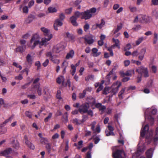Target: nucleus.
<instances>
[{
    "mask_svg": "<svg viewBox=\"0 0 158 158\" xmlns=\"http://www.w3.org/2000/svg\"><path fill=\"white\" fill-rule=\"evenodd\" d=\"M62 24V21L60 19H56L53 25L54 29L56 30L57 31L58 30L57 27L61 26Z\"/></svg>",
    "mask_w": 158,
    "mask_h": 158,
    "instance_id": "4468645a",
    "label": "nucleus"
},
{
    "mask_svg": "<svg viewBox=\"0 0 158 158\" xmlns=\"http://www.w3.org/2000/svg\"><path fill=\"white\" fill-rule=\"evenodd\" d=\"M89 107V105L88 103L83 104L79 106V111L81 114L86 113Z\"/></svg>",
    "mask_w": 158,
    "mask_h": 158,
    "instance_id": "9d476101",
    "label": "nucleus"
},
{
    "mask_svg": "<svg viewBox=\"0 0 158 158\" xmlns=\"http://www.w3.org/2000/svg\"><path fill=\"white\" fill-rule=\"evenodd\" d=\"M135 71L139 74H143L145 77H148L149 76L147 68L144 67L143 66H141L136 69Z\"/></svg>",
    "mask_w": 158,
    "mask_h": 158,
    "instance_id": "0eeeda50",
    "label": "nucleus"
},
{
    "mask_svg": "<svg viewBox=\"0 0 158 158\" xmlns=\"http://www.w3.org/2000/svg\"><path fill=\"white\" fill-rule=\"evenodd\" d=\"M26 59L28 63L30 64H31L32 62V56L30 54H28L26 57Z\"/></svg>",
    "mask_w": 158,
    "mask_h": 158,
    "instance_id": "2f4dec72",
    "label": "nucleus"
},
{
    "mask_svg": "<svg viewBox=\"0 0 158 158\" xmlns=\"http://www.w3.org/2000/svg\"><path fill=\"white\" fill-rule=\"evenodd\" d=\"M153 149L151 148L147 150L146 152V154L147 158H152V156Z\"/></svg>",
    "mask_w": 158,
    "mask_h": 158,
    "instance_id": "6ab92c4d",
    "label": "nucleus"
},
{
    "mask_svg": "<svg viewBox=\"0 0 158 158\" xmlns=\"http://www.w3.org/2000/svg\"><path fill=\"white\" fill-rule=\"evenodd\" d=\"M22 8L23 12V13L27 14L28 13L29 11L28 8H29L27 6H23L22 5H20L19 6L20 10H21Z\"/></svg>",
    "mask_w": 158,
    "mask_h": 158,
    "instance_id": "412c9836",
    "label": "nucleus"
},
{
    "mask_svg": "<svg viewBox=\"0 0 158 158\" xmlns=\"http://www.w3.org/2000/svg\"><path fill=\"white\" fill-rule=\"evenodd\" d=\"M84 30L85 31H86L89 28V25L88 23H86L85 24V25L84 26Z\"/></svg>",
    "mask_w": 158,
    "mask_h": 158,
    "instance_id": "e2e57ef3",
    "label": "nucleus"
},
{
    "mask_svg": "<svg viewBox=\"0 0 158 158\" xmlns=\"http://www.w3.org/2000/svg\"><path fill=\"white\" fill-rule=\"evenodd\" d=\"M72 122L73 123L76 125H80L82 123L81 120H80L77 118L73 119Z\"/></svg>",
    "mask_w": 158,
    "mask_h": 158,
    "instance_id": "7c9ffc66",
    "label": "nucleus"
},
{
    "mask_svg": "<svg viewBox=\"0 0 158 158\" xmlns=\"http://www.w3.org/2000/svg\"><path fill=\"white\" fill-rule=\"evenodd\" d=\"M158 39V35L156 33H154V38L153 40V43L154 44H156Z\"/></svg>",
    "mask_w": 158,
    "mask_h": 158,
    "instance_id": "79ce46f5",
    "label": "nucleus"
},
{
    "mask_svg": "<svg viewBox=\"0 0 158 158\" xmlns=\"http://www.w3.org/2000/svg\"><path fill=\"white\" fill-rule=\"evenodd\" d=\"M82 119L81 120L82 123L85 122L88 119V116L86 115H83L82 116Z\"/></svg>",
    "mask_w": 158,
    "mask_h": 158,
    "instance_id": "09e8293b",
    "label": "nucleus"
},
{
    "mask_svg": "<svg viewBox=\"0 0 158 158\" xmlns=\"http://www.w3.org/2000/svg\"><path fill=\"white\" fill-rule=\"evenodd\" d=\"M94 143L97 144L99 142L100 139L98 137L96 136L94 138Z\"/></svg>",
    "mask_w": 158,
    "mask_h": 158,
    "instance_id": "680f3d73",
    "label": "nucleus"
},
{
    "mask_svg": "<svg viewBox=\"0 0 158 158\" xmlns=\"http://www.w3.org/2000/svg\"><path fill=\"white\" fill-rule=\"evenodd\" d=\"M143 124L142 130L140 132L141 136L143 137L145 135L146 140L150 142L152 140L153 132L152 131L149 130V128L148 124L146 125L143 127Z\"/></svg>",
    "mask_w": 158,
    "mask_h": 158,
    "instance_id": "7ed1b4c3",
    "label": "nucleus"
},
{
    "mask_svg": "<svg viewBox=\"0 0 158 158\" xmlns=\"http://www.w3.org/2000/svg\"><path fill=\"white\" fill-rule=\"evenodd\" d=\"M25 114L26 116L29 118H31L32 117V113L29 111H26L25 112Z\"/></svg>",
    "mask_w": 158,
    "mask_h": 158,
    "instance_id": "5fc2aeb1",
    "label": "nucleus"
},
{
    "mask_svg": "<svg viewBox=\"0 0 158 158\" xmlns=\"http://www.w3.org/2000/svg\"><path fill=\"white\" fill-rule=\"evenodd\" d=\"M40 29L45 36H48L50 35L49 34L50 30L47 28L44 27H42Z\"/></svg>",
    "mask_w": 158,
    "mask_h": 158,
    "instance_id": "b1692460",
    "label": "nucleus"
},
{
    "mask_svg": "<svg viewBox=\"0 0 158 158\" xmlns=\"http://www.w3.org/2000/svg\"><path fill=\"white\" fill-rule=\"evenodd\" d=\"M134 73L135 71L134 70H128L126 72L125 75H126V76H131L132 74H134Z\"/></svg>",
    "mask_w": 158,
    "mask_h": 158,
    "instance_id": "72a5a7b5",
    "label": "nucleus"
},
{
    "mask_svg": "<svg viewBox=\"0 0 158 158\" xmlns=\"http://www.w3.org/2000/svg\"><path fill=\"white\" fill-rule=\"evenodd\" d=\"M46 55L47 57H49L50 59L54 56H52V53L51 52H48Z\"/></svg>",
    "mask_w": 158,
    "mask_h": 158,
    "instance_id": "69168bd1",
    "label": "nucleus"
},
{
    "mask_svg": "<svg viewBox=\"0 0 158 158\" xmlns=\"http://www.w3.org/2000/svg\"><path fill=\"white\" fill-rule=\"evenodd\" d=\"M74 52L73 50L70 51L68 53L66 56V58L67 59H69L70 58H72L74 55Z\"/></svg>",
    "mask_w": 158,
    "mask_h": 158,
    "instance_id": "a878e982",
    "label": "nucleus"
},
{
    "mask_svg": "<svg viewBox=\"0 0 158 158\" xmlns=\"http://www.w3.org/2000/svg\"><path fill=\"white\" fill-rule=\"evenodd\" d=\"M129 8L130 11L132 12H135L136 11L137 8L135 7H133L132 6H130Z\"/></svg>",
    "mask_w": 158,
    "mask_h": 158,
    "instance_id": "338daca9",
    "label": "nucleus"
},
{
    "mask_svg": "<svg viewBox=\"0 0 158 158\" xmlns=\"http://www.w3.org/2000/svg\"><path fill=\"white\" fill-rule=\"evenodd\" d=\"M105 21L102 19L101 20V22L100 24H96V26L97 27H98L100 28H101L105 24Z\"/></svg>",
    "mask_w": 158,
    "mask_h": 158,
    "instance_id": "473e14b6",
    "label": "nucleus"
},
{
    "mask_svg": "<svg viewBox=\"0 0 158 158\" xmlns=\"http://www.w3.org/2000/svg\"><path fill=\"white\" fill-rule=\"evenodd\" d=\"M122 85V83L120 81H117L114 83L111 87H106L105 88L103 91V94H107L109 93H111V95H109L110 97H111L114 95H115L118 90L119 88Z\"/></svg>",
    "mask_w": 158,
    "mask_h": 158,
    "instance_id": "f03ea898",
    "label": "nucleus"
},
{
    "mask_svg": "<svg viewBox=\"0 0 158 158\" xmlns=\"http://www.w3.org/2000/svg\"><path fill=\"white\" fill-rule=\"evenodd\" d=\"M64 81V78L63 76H59L56 79V82L58 84H60L61 83L63 85Z\"/></svg>",
    "mask_w": 158,
    "mask_h": 158,
    "instance_id": "5701e85b",
    "label": "nucleus"
},
{
    "mask_svg": "<svg viewBox=\"0 0 158 158\" xmlns=\"http://www.w3.org/2000/svg\"><path fill=\"white\" fill-rule=\"evenodd\" d=\"M92 51L93 53V56H97L99 55L100 54V52H98V49L96 48H94L92 49Z\"/></svg>",
    "mask_w": 158,
    "mask_h": 158,
    "instance_id": "c85d7f7f",
    "label": "nucleus"
},
{
    "mask_svg": "<svg viewBox=\"0 0 158 158\" xmlns=\"http://www.w3.org/2000/svg\"><path fill=\"white\" fill-rule=\"evenodd\" d=\"M123 26V24L121 23H120L119 25H118L117 26V28L115 29L113 31L114 34H115L117 33L120 30L122 29Z\"/></svg>",
    "mask_w": 158,
    "mask_h": 158,
    "instance_id": "bb28decb",
    "label": "nucleus"
},
{
    "mask_svg": "<svg viewBox=\"0 0 158 158\" xmlns=\"http://www.w3.org/2000/svg\"><path fill=\"white\" fill-rule=\"evenodd\" d=\"M26 144L30 149L33 150L35 149V146L34 145L29 141L28 142V143H26Z\"/></svg>",
    "mask_w": 158,
    "mask_h": 158,
    "instance_id": "a18cd8bd",
    "label": "nucleus"
},
{
    "mask_svg": "<svg viewBox=\"0 0 158 158\" xmlns=\"http://www.w3.org/2000/svg\"><path fill=\"white\" fill-rule=\"evenodd\" d=\"M115 148V147L112 148V156L113 158H125V154L123 150H117L115 151H114V149Z\"/></svg>",
    "mask_w": 158,
    "mask_h": 158,
    "instance_id": "423d86ee",
    "label": "nucleus"
},
{
    "mask_svg": "<svg viewBox=\"0 0 158 158\" xmlns=\"http://www.w3.org/2000/svg\"><path fill=\"white\" fill-rule=\"evenodd\" d=\"M131 45L130 44H127L124 48V50L127 51L129 50L131 48Z\"/></svg>",
    "mask_w": 158,
    "mask_h": 158,
    "instance_id": "bf43d9fd",
    "label": "nucleus"
},
{
    "mask_svg": "<svg viewBox=\"0 0 158 158\" xmlns=\"http://www.w3.org/2000/svg\"><path fill=\"white\" fill-rule=\"evenodd\" d=\"M157 109H152L148 108L145 111V119H148L152 124L153 123L154 118L151 116L152 115H155L157 112Z\"/></svg>",
    "mask_w": 158,
    "mask_h": 158,
    "instance_id": "20e7f679",
    "label": "nucleus"
},
{
    "mask_svg": "<svg viewBox=\"0 0 158 158\" xmlns=\"http://www.w3.org/2000/svg\"><path fill=\"white\" fill-rule=\"evenodd\" d=\"M52 114L51 113L48 114V116L44 119V121L45 122H48L52 118Z\"/></svg>",
    "mask_w": 158,
    "mask_h": 158,
    "instance_id": "58836bf2",
    "label": "nucleus"
},
{
    "mask_svg": "<svg viewBox=\"0 0 158 158\" xmlns=\"http://www.w3.org/2000/svg\"><path fill=\"white\" fill-rule=\"evenodd\" d=\"M48 10L49 13H53L56 12L57 11V10L55 7H49L48 8Z\"/></svg>",
    "mask_w": 158,
    "mask_h": 158,
    "instance_id": "e433bc0d",
    "label": "nucleus"
},
{
    "mask_svg": "<svg viewBox=\"0 0 158 158\" xmlns=\"http://www.w3.org/2000/svg\"><path fill=\"white\" fill-rule=\"evenodd\" d=\"M118 67V65L116 64L114 66L113 68L112 69V70L110 71L109 74L107 75V78L109 80H110V76L111 74L113 73L114 71Z\"/></svg>",
    "mask_w": 158,
    "mask_h": 158,
    "instance_id": "aec40b11",
    "label": "nucleus"
},
{
    "mask_svg": "<svg viewBox=\"0 0 158 158\" xmlns=\"http://www.w3.org/2000/svg\"><path fill=\"white\" fill-rule=\"evenodd\" d=\"M96 12L95 8H92L89 10L81 12V19L87 20L90 19Z\"/></svg>",
    "mask_w": 158,
    "mask_h": 158,
    "instance_id": "39448f33",
    "label": "nucleus"
},
{
    "mask_svg": "<svg viewBox=\"0 0 158 158\" xmlns=\"http://www.w3.org/2000/svg\"><path fill=\"white\" fill-rule=\"evenodd\" d=\"M13 65L17 68H19L20 70H21L22 69V66L19 65L16 62H14L13 64Z\"/></svg>",
    "mask_w": 158,
    "mask_h": 158,
    "instance_id": "0e129e2a",
    "label": "nucleus"
},
{
    "mask_svg": "<svg viewBox=\"0 0 158 158\" xmlns=\"http://www.w3.org/2000/svg\"><path fill=\"white\" fill-rule=\"evenodd\" d=\"M77 19L75 18V16H72L70 18V21L72 24L75 26H77L78 24L76 22V20Z\"/></svg>",
    "mask_w": 158,
    "mask_h": 158,
    "instance_id": "393cba45",
    "label": "nucleus"
},
{
    "mask_svg": "<svg viewBox=\"0 0 158 158\" xmlns=\"http://www.w3.org/2000/svg\"><path fill=\"white\" fill-rule=\"evenodd\" d=\"M143 37L139 38L136 41V45H139L143 40Z\"/></svg>",
    "mask_w": 158,
    "mask_h": 158,
    "instance_id": "864d4df0",
    "label": "nucleus"
},
{
    "mask_svg": "<svg viewBox=\"0 0 158 158\" xmlns=\"http://www.w3.org/2000/svg\"><path fill=\"white\" fill-rule=\"evenodd\" d=\"M45 148L46 149L48 152V153H50L51 152V150L52 149L51 145L49 143H47L45 145Z\"/></svg>",
    "mask_w": 158,
    "mask_h": 158,
    "instance_id": "c756f323",
    "label": "nucleus"
},
{
    "mask_svg": "<svg viewBox=\"0 0 158 158\" xmlns=\"http://www.w3.org/2000/svg\"><path fill=\"white\" fill-rule=\"evenodd\" d=\"M50 60L54 63L56 64H59L60 62V61L58 59L55 58V56L50 59Z\"/></svg>",
    "mask_w": 158,
    "mask_h": 158,
    "instance_id": "c9c22d12",
    "label": "nucleus"
},
{
    "mask_svg": "<svg viewBox=\"0 0 158 158\" xmlns=\"http://www.w3.org/2000/svg\"><path fill=\"white\" fill-rule=\"evenodd\" d=\"M82 0H76L73 3V4L75 6H77L79 5L82 2Z\"/></svg>",
    "mask_w": 158,
    "mask_h": 158,
    "instance_id": "13d9d810",
    "label": "nucleus"
},
{
    "mask_svg": "<svg viewBox=\"0 0 158 158\" xmlns=\"http://www.w3.org/2000/svg\"><path fill=\"white\" fill-rule=\"evenodd\" d=\"M113 42L115 43L112 46V48H114L115 47H117L118 49L120 48V43L119 40L113 38L112 39Z\"/></svg>",
    "mask_w": 158,
    "mask_h": 158,
    "instance_id": "f3484780",
    "label": "nucleus"
},
{
    "mask_svg": "<svg viewBox=\"0 0 158 158\" xmlns=\"http://www.w3.org/2000/svg\"><path fill=\"white\" fill-rule=\"evenodd\" d=\"M96 124V121H94L91 123L90 124L88 125V126L89 127H91V129L93 131L94 133H99L101 131L100 126L99 125H98L96 128H95V126Z\"/></svg>",
    "mask_w": 158,
    "mask_h": 158,
    "instance_id": "1a4fd4ad",
    "label": "nucleus"
},
{
    "mask_svg": "<svg viewBox=\"0 0 158 158\" xmlns=\"http://www.w3.org/2000/svg\"><path fill=\"white\" fill-rule=\"evenodd\" d=\"M85 90H83L82 93H80L79 94V98H83L85 97Z\"/></svg>",
    "mask_w": 158,
    "mask_h": 158,
    "instance_id": "3c124183",
    "label": "nucleus"
},
{
    "mask_svg": "<svg viewBox=\"0 0 158 158\" xmlns=\"http://www.w3.org/2000/svg\"><path fill=\"white\" fill-rule=\"evenodd\" d=\"M141 28V26L139 25H137L135 26L132 28L133 31H137L140 30Z\"/></svg>",
    "mask_w": 158,
    "mask_h": 158,
    "instance_id": "a19ab883",
    "label": "nucleus"
},
{
    "mask_svg": "<svg viewBox=\"0 0 158 158\" xmlns=\"http://www.w3.org/2000/svg\"><path fill=\"white\" fill-rule=\"evenodd\" d=\"M125 88H123L122 90L119 92L118 94V97L121 99H123V97L122 96V94H123L125 92Z\"/></svg>",
    "mask_w": 158,
    "mask_h": 158,
    "instance_id": "37998d69",
    "label": "nucleus"
},
{
    "mask_svg": "<svg viewBox=\"0 0 158 158\" xmlns=\"http://www.w3.org/2000/svg\"><path fill=\"white\" fill-rule=\"evenodd\" d=\"M84 38L85 42L89 44H92L94 42L93 36L91 35H89L85 36Z\"/></svg>",
    "mask_w": 158,
    "mask_h": 158,
    "instance_id": "9b49d317",
    "label": "nucleus"
},
{
    "mask_svg": "<svg viewBox=\"0 0 158 158\" xmlns=\"http://www.w3.org/2000/svg\"><path fill=\"white\" fill-rule=\"evenodd\" d=\"M11 120V117H10L8 119L6 120L2 124H0V127H2L9 121Z\"/></svg>",
    "mask_w": 158,
    "mask_h": 158,
    "instance_id": "c03bdc74",
    "label": "nucleus"
},
{
    "mask_svg": "<svg viewBox=\"0 0 158 158\" xmlns=\"http://www.w3.org/2000/svg\"><path fill=\"white\" fill-rule=\"evenodd\" d=\"M68 65V62L66 61H64L62 64L61 67L62 68H66Z\"/></svg>",
    "mask_w": 158,
    "mask_h": 158,
    "instance_id": "8fccbe9b",
    "label": "nucleus"
},
{
    "mask_svg": "<svg viewBox=\"0 0 158 158\" xmlns=\"http://www.w3.org/2000/svg\"><path fill=\"white\" fill-rule=\"evenodd\" d=\"M64 43L63 42H61L55 46L52 50V52L58 53L60 51L63 50L65 48Z\"/></svg>",
    "mask_w": 158,
    "mask_h": 158,
    "instance_id": "6e6552de",
    "label": "nucleus"
},
{
    "mask_svg": "<svg viewBox=\"0 0 158 158\" xmlns=\"http://www.w3.org/2000/svg\"><path fill=\"white\" fill-rule=\"evenodd\" d=\"M142 148H139L137 150V152H136V155L137 156H138L139 155H140V153H142L144 152L145 150V147L143 146L142 147Z\"/></svg>",
    "mask_w": 158,
    "mask_h": 158,
    "instance_id": "cd10ccee",
    "label": "nucleus"
},
{
    "mask_svg": "<svg viewBox=\"0 0 158 158\" xmlns=\"http://www.w3.org/2000/svg\"><path fill=\"white\" fill-rule=\"evenodd\" d=\"M35 89L37 90V92L39 95L40 96L42 94V89L40 87V84H38L36 85H33L32 89Z\"/></svg>",
    "mask_w": 158,
    "mask_h": 158,
    "instance_id": "2eb2a0df",
    "label": "nucleus"
},
{
    "mask_svg": "<svg viewBox=\"0 0 158 158\" xmlns=\"http://www.w3.org/2000/svg\"><path fill=\"white\" fill-rule=\"evenodd\" d=\"M34 3H35V2H34V1L32 0L30 1L28 3L27 6L29 8H31L32 6L34 5Z\"/></svg>",
    "mask_w": 158,
    "mask_h": 158,
    "instance_id": "6e6d98bb",
    "label": "nucleus"
},
{
    "mask_svg": "<svg viewBox=\"0 0 158 158\" xmlns=\"http://www.w3.org/2000/svg\"><path fill=\"white\" fill-rule=\"evenodd\" d=\"M105 133L106 136H109L110 135H114V133L113 131H108L107 130H106L105 131Z\"/></svg>",
    "mask_w": 158,
    "mask_h": 158,
    "instance_id": "de8ad7c7",
    "label": "nucleus"
},
{
    "mask_svg": "<svg viewBox=\"0 0 158 158\" xmlns=\"http://www.w3.org/2000/svg\"><path fill=\"white\" fill-rule=\"evenodd\" d=\"M83 141L81 140L79 141L78 143V145L77 146V148L78 149H80L81 148L83 147Z\"/></svg>",
    "mask_w": 158,
    "mask_h": 158,
    "instance_id": "49530a36",
    "label": "nucleus"
},
{
    "mask_svg": "<svg viewBox=\"0 0 158 158\" xmlns=\"http://www.w3.org/2000/svg\"><path fill=\"white\" fill-rule=\"evenodd\" d=\"M146 51V49L144 48L141 49L139 52H138V58L140 60H143Z\"/></svg>",
    "mask_w": 158,
    "mask_h": 158,
    "instance_id": "ddd939ff",
    "label": "nucleus"
},
{
    "mask_svg": "<svg viewBox=\"0 0 158 158\" xmlns=\"http://www.w3.org/2000/svg\"><path fill=\"white\" fill-rule=\"evenodd\" d=\"M26 49V46L25 45L23 46H19L15 49V51L16 52H23L25 51Z\"/></svg>",
    "mask_w": 158,
    "mask_h": 158,
    "instance_id": "a211bd4d",
    "label": "nucleus"
},
{
    "mask_svg": "<svg viewBox=\"0 0 158 158\" xmlns=\"http://www.w3.org/2000/svg\"><path fill=\"white\" fill-rule=\"evenodd\" d=\"M80 16H81V13L78 11H77L75 13L74 16H75V18H76L77 19Z\"/></svg>",
    "mask_w": 158,
    "mask_h": 158,
    "instance_id": "4d7b16f0",
    "label": "nucleus"
},
{
    "mask_svg": "<svg viewBox=\"0 0 158 158\" xmlns=\"http://www.w3.org/2000/svg\"><path fill=\"white\" fill-rule=\"evenodd\" d=\"M152 4L155 6L158 5V0H152Z\"/></svg>",
    "mask_w": 158,
    "mask_h": 158,
    "instance_id": "774afa93",
    "label": "nucleus"
},
{
    "mask_svg": "<svg viewBox=\"0 0 158 158\" xmlns=\"http://www.w3.org/2000/svg\"><path fill=\"white\" fill-rule=\"evenodd\" d=\"M52 37V35L50 34L48 36V38H43L41 41H40V37L37 34L34 35L31 39L30 43L28 44V46L31 49H34L36 45L39 44V47L41 48V46H46L49 44V41Z\"/></svg>",
    "mask_w": 158,
    "mask_h": 158,
    "instance_id": "f257e3e1",
    "label": "nucleus"
},
{
    "mask_svg": "<svg viewBox=\"0 0 158 158\" xmlns=\"http://www.w3.org/2000/svg\"><path fill=\"white\" fill-rule=\"evenodd\" d=\"M131 55L133 57H137L139 55L138 51L137 50H135L132 53Z\"/></svg>",
    "mask_w": 158,
    "mask_h": 158,
    "instance_id": "603ef678",
    "label": "nucleus"
},
{
    "mask_svg": "<svg viewBox=\"0 0 158 158\" xmlns=\"http://www.w3.org/2000/svg\"><path fill=\"white\" fill-rule=\"evenodd\" d=\"M71 66L72 69L71 73L72 75L73 76L74 75L76 71V67L73 64H72Z\"/></svg>",
    "mask_w": 158,
    "mask_h": 158,
    "instance_id": "4c0bfd02",
    "label": "nucleus"
},
{
    "mask_svg": "<svg viewBox=\"0 0 158 158\" xmlns=\"http://www.w3.org/2000/svg\"><path fill=\"white\" fill-rule=\"evenodd\" d=\"M40 142L43 144L46 145L48 143V141L47 139L43 138L41 139Z\"/></svg>",
    "mask_w": 158,
    "mask_h": 158,
    "instance_id": "ea45409f",
    "label": "nucleus"
},
{
    "mask_svg": "<svg viewBox=\"0 0 158 158\" xmlns=\"http://www.w3.org/2000/svg\"><path fill=\"white\" fill-rule=\"evenodd\" d=\"M154 143H156L158 141V127L157 128L156 131V135L153 139Z\"/></svg>",
    "mask_w": 158,
    "mask_h": 158,
    "instance_id": "f704fd0d",
    "label": "nucleus"
},
{
    "mask_svg": "<svg viewBox=\"0 0 158 158\" xmlns=\"http://www.w3.org/2000/svg\"><path fill=\"white\" fill-rule=\"evenodd\" d=\"M139 22L141 23H147L149 20V17L147 16L139 15Z\"/></svg>",
    "mask_w": 158,
    "mask_h": 158,
    "instance_id": "f8f14e48",
    "label": "nucleus"
},
{
    "mask_svg": "<svg viewBox=\"0 0 158 158\" xmlns=\"http://www.w3.org/2000/svg\"><path fill=\"white\" fill-rule=\"evenodd\" d=\"M61 92L60 90H59L57 91V94L56 95V97L57 99H61L62 98L61 97Z\"/></svg>",
    "mask_w": 158,
    "mask_h": 158,
    "instance_id": "052dcab7",
    "label": "nucleus"
},
{
    "mask_svg": "<svg viewBox=\"0 0 158 158\" xmlns=\"http://www.w3.org/2000/svg\"><path fill=\"white\" fill-rule=\"evenodd\" d=\"M35 18V15L32 14H30L26 20L27 23H30Z\"/></svg>",
    "mask_w": 158,
    "mask_h": 158,
    "instance_id": "4be33fe9",
    "label": "nucleus"
},
{
    "mask_svg": "<svg viewBox=\"0 0 158 158\" xmlns=\"http://www.w3.org/2000/svg\"><path fill=\"white\" fill-rule=\"evenodd\" d=\"M12 151V149L9 148L5 150L0 152V156H6Z\"/></svg>",
    "mask_w": 158,
    "mask_h": 158,
    "instance_id": "dca6fc26",
    "label": "nucleus"
}]
</instances>
